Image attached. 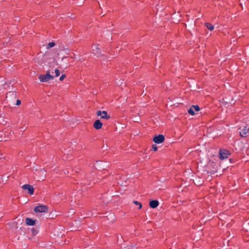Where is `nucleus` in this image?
<instances>
[{"label":"nucleus","instance_id":"f257e3e1","mask_svg":"<svg viewBox=\"0 0 249 249\" xmlns=\"http://www.w3.org/2000/svg\"><path fill=\"white\" fill-rule=\"evenodd\" d=\"M53 76L51 75L50 72L47 71V73L45 75H40L39 76L38 79L41 82H45L49 80L52 79Z\"/></svg>","mask_w":249,"mask_h":249},{"label":"nucleus","instance_id":"f03ea898","mask_svg":"<svg viewBox=\"0 0 249 249\" xmlns=\"http://www.w3.org/2000/svg\"><path fill=\"white\" fill-rule=\"evenodd\" d=\"M230 155L229 152L226 149H220L219 151V158L221 160H224L228 158Z\"/></svg>","mask_w":249,"mask_h":249},{"label":"nucleus","instance_id":"7ed1b4c3","mask_svg":"<svg viewBox=\"0 0 249 249\" xmlns=\"http://www.w3.org/2000/svg\"><path fill=\"white\" fill-rule=\"evenodd\" d=\"M96 114L98 116H100L101 119L108 120L110 118V116L107 115L106 111L98 110L97 111Z\"/></svg>","mask_w":249,"mask_h":249},{"label":"nucleus","instance_id":"20e7f679","mask_svg":"<svg viewBox=\"0 0 249 249\" xmlns=\"http://www.w3.org/2000/svg\"><path fill=\"white\" fill-rule=\"evenodd\" d=\"M47 210V207L44 205H39L35 207L34 209V211L36 213H44L46 212Z\"/></svg>","mask_w":249,"mask_h":249},{"label":"nucleus","instance_id":"39448f33","mask_svg":"<svg viewBox=\"0 0 249 249\" xmlns=\"http://www.w3.org/2000/svg\"><path fill=\"white\" fill-rule=\"evenodd\" d=\"M164 137L162 135H159L153 138V141L156 143H161L164 141Z\"/></svg>","mask_w":249,"mask_h":249},{"label":"nucleus","instance_id":"423d86ee","mask_svg":"<svg viewBox=\"0 0 249 249\" xmlns=\"http://www.w3.org/2000/svg\"><path fill=\"white\" fill-rule=\"evenodd\" d=\"M249 131V128L245 126L242 128H240V131L239 132L240 135L241 137H246Z\"/></svg>","mask_w":249,"mask_h":249},{"label":"nucleus","instance_id":"0eeeda50","mask_svg":"<svg viewBox=\"0 0 249 249\" xmlns=\"http://www.w3.org/2000/svg\"><path fill=\"white\" fill-rule=\"evenodd\" d=\"M22 188L24 190H27L28 191V193L32 195L34 193V188L30 185L29 184H24L22 186Z\"/></svg>","mask_w":249,"mask_h":249},{"label":"nucleus","instance_id":"6e6552de","mask_svg":"<svg viewBox=\"0 0 249 249\" xmlns=\"http://www.w3.org/2000/svg\"><path fill=\"white\" fill-rule=\"evenodd\" d=\"M102 123L99 120H97L93 124V126L96 129H99L102 126Z\"/></svg>","mask_w":249,"mask_h":249},{"label":"nucleus","instance_id":"1a4fd4ad","mask_svg":"<svg viewBox=\"0 0 249 249\" xmlns=\"http://www.w3.org/2000/svg\"><path fill=\"white\" fill-rule=\"evenodd\" d=\"M159 204V202L158 200H153L149 202V206L152 208H157Z\"/></svg>","mask_w":249,"mask_h":249},{"label":"nucleus","instance_id":"9d476101","mask_svg":"<svg viewBox=\"0 0 249 249\" xmlns=\"http://www.w3.org/2000/svg\"><path fill=\"white\" fill-rule=\"evenodd\" d=\"M25 222L27 225H29V226H33L35 224V220H33L32 219L29 218H26Z\"/></svg>","mask_w":249,"mask_h":249},{"label":"nucleus","instance_id":"9b49d317","mask_svg":"<svg viewBox=\"0 0 249 249\" xmlns=\"http://www.w3.org/2000/svg\"><path fill=\"white\" fill-rule=\"evenodd\" d=\"M205 25L206 27L210 31H212L214 29L213 25L209 23H206Z\"/></svg>","mask_w":249,"mask_h":249},{"label":"nucleus","instance_id":"f8f14e48","mask_svg":"<svg viewBox=\"0 0 249 249\" xmlns=\"http://www.w3.org/2000/svg\"><path fill=\"white\" fill-rule=\"evenodd\" d=\"M92 52L94 54L98 55L99 53V49L96 46H93Z\"/></svg>","mask_w":249,"mask_h":249},{"label":"nucleus","instance_id":"ddd939ff","mask_svg":"<svg viewBox=\"0 0 249 249\" xmlns=\"http://www.w3.org/2000/svg\"><path fill=\"white\" fill-rule=\"evenodd\" d=\"M188 112L190 114L192 115L195 114V110L192 107L190 108H189V109L188 110Z\"/></svg>","mask_w":249,"mask_h":249},{"label":"nucleus","instance_id":"4468645a","mask_svg":"<svg viewBox=\"0 0 249 249\" xmlns=\"http://www.w3.org/2000/svg\"><path fill=\"white\" fill-rule=\"evenodd\" d=\"M55 45V43L53 42H50L49 44H48V47H47V49H49V48H52L53 47H54Z\"/></svg>","mask_w":249,"mask_h":249},{"label":"nucleus","instance_id":"2eb2a0df","mask_svg":"<svg viewBox=\"0 0 249 249\" xmlns=\"http://www.w3.org/2000/svg\"><path fill=\"white\" fill-rule=\"evenodd\" d=\"M133 203H134L135 205H138V206H139V209H141V208H142V205L141 203H140V202H139L138 201H133Z\"/></svg>","mask_w":249,"mask_h":249},{"label":"nucleus","instance_id":"dca6fc26","mask_svg":"<svg viewBox=\"0 0 249 249\" xmlns=\"http://www.w3.org/2000/svg\"><path fill=\"white\" fill-rule=\"evenodd\" d=\"M192 107L194 108L195 111H198L199 110V107L198 106H193Z\"/></svg>","mask_w":249,"mask_h":249},{"label":"nucleus","instance_id":"f3484780","mask_svg":"<svg viewBox=\"0 0 249 249\" xmlns=\"http://www.w3.org/2000/svg\"><path fill=\"white\" fill-rule=\"evenodd\" d=\"M55 74L56 77H58V76H59V75H60L59 71L57 69H55Z\"/></svg>","mask_w":249,"mask_h":249},{"label":"nucleus","instance_id":"a211bd4d","mask_svg":"<svg viewBox=\"0 0 249 249\" xmlns=\"http://www.w3.org/2000/svg\"><path fill=\"white\" fill-rule=\"evenodd\" d=\"M152 149H153V150L154 151H156L157 150V149H158L156 145H153Z\"/></svg>","mask_w":249,"mask_h":249},{"label":"nucleus","instance_id":"6ab92c4d","mask_svg":"<svg viewBox=\"0 0 249 249\" xmlns=\"http://www.w3.org/2000/svg\"><path fill=\"white\" fill-rule=\"evenodd\" d=\"M65 77V75H64V74L62 75V76H60V77L59 78L60 81H62Z\"/></svg>","mask_w":249,"mask_h":249},{"label":"nucleus","instance_id":"aec40b11","mask_svg":"<svg viewBox=\"0 0 249 249\" xmlns=\"http://www.w3.org/2000/svg\"><path fill=\"white\" fill-rule=\"evenodd\" d=\"M21 104V101L19 100H18L16 102V105L18 106Z\"/></svg>","mask_w":249,"mask_h":249},{"label":"nucleus","instance_id":"412c9836","mask_svg":"<svg viewBox=\"0 0 249 249\" xmlns=\"http://www.w3.org/2000/svg\"><path fill=\"white\" fill-rule=\"evenodd\" d=\"M33 231V234H36V233H35V231Z\"/></svg>","mask_w":249,"mask_h":249}]
</instances>
